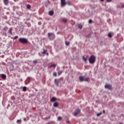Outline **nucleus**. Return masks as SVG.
Masks as SVG:
<instances>
[{
  "label": "nucleus",
  "mask_w": 124,
  "mask_h": 124,
  "mask_svg": "<svg viewBox=\"0 0 124 124\" xmlns=\"http://www.w3.org/2000/svg\"><path fill=\"white\" fill-rule=\"evenodd\" d=\"M89 62L91 64L94 63L95 62V56L94 55H91L89 59Z\"/></svg>",
  "instance_id": "obj_1"
},
{
  "label": "nucleus",
  "mask_w": 124,
  "mask_h": 124,
  "mask_svg": "<svg viewBox=\"0 0 124 124\" xmlns=\"http://www.w3.org/2000/svg\"><path fill=\"white\" fill-rule=\"evenodd\" d=\"M48 38L49 39V40H54L55 39V38L56 37V36L55 35V34L54 33H48Z\"/></svg>",
  "instance_id": "obj_2"
},
{
  "label": "nucleus",
  "mask_w": 124,
  "mask_h": 124,
  "mask_svg": "<svg viewBox=\"0 0 124 124\" xmlns=\"http://www.w3.org/2000/svg\"><path fill=\"white\" fill-rule=\"evenodd\" d=\"M19 41H20V42L21 43L25 44V43H27V42H28V39L24 38H19Z\"/></svg>",
  "instance_id": "obj_3"
},
{
  "label": "nucleus",
  "mask_w": 124,
  "mask_h": 124,
  "mask_svg": "<svg viewBox=\"0 0 124 124\" xmlns=\"http://www.w3.org/2000/svg\"><path fill=\"white\" fill-rule=\"evenodd\" d=\"M75 112L74 113V116H76L78 114H80V113H81V109H80L79 108H78L75 110Z\"/></svg>",
  "instance_id": "obj_4"
},
{
  "label": "nucleus",
  "mask_w": 124,
  "mask_h": 124,
  "mask_svg": "<svg viewBox=\"0 0 124 124\" xmlns=\"http://www.w3.org/2000/svg\"><path fill=\"white\" fill-rule=\"evenodd\" d=\"M66 5V3L65 2V0H61V6L62 7H63V6H65Z\"/></svg>",
  "instance_id": "obj_5"
},
{
  "label": "nucleus",
  "mask_w": 124,
  "mask_h": 124,
  "mask_svg": "<svg viewBox=\"0 0 124 124\" xmlns=\"http://www.w3.org/2000/svg\"><path fill=\"white\" fill-rule=\"evenodd\" d=\"M60 82H61V81H60V79H55L54 80V83L57 87H59V83H60Z\"/></svg>",
  "instance_id": "obj_6"
},
{
  "label": "nucleus",
  "mask_w": 124,
  "mask_h": 124,
  "mask_svg": "<svg viewBox=\"0 0 124 124\" xmlns=\"http://www.w3.org/2000/svg\"><path fill=\"white\" fill-rule=\"evenodd\" d=\"M105 89H108V90H111L112 89V85L110 84H106L105 86Z\"/></svg>",
  "instance_id": "obj_7"
},
{
  "label": "nucleus",
  "mask_w": 124,
  "mask_h": 124,
  "mask_svg": "<svg viewBox=\"0 0 124 124\" xmlns=\"http://www.w3.org/2000/svg\"><path fill=\"white\" fill-rule=\"evenodd\" d=\"M79 79L80 82H84V81L85 80V77H84L83 76H80L79 77Z\"/></svg>",
  "instance_id": "obj_8"
},
{
  "label": "nucleus",
  "mask_w": 124,
  "mask_h": 124,
  "mask_svg": "<svg viewBox=\"0 0 124 124\" xmlns=\"http://www.w3.org/2000/svg\"><path fill=\"white\" fill-rule=\"evenodd\" d=\"M54 11L53 10H51V11H50L48 13V15L50 16H53V15H54Z\"/></svg>",
  "instance_id": "obj_9"
},
{
  "label": "nucleus",
  "mask_w": 124,
  "mask_h": 124,
  "mask_svg": "<svg viewBox=\"0 0 124 124\" xmlns=\"http://www.w3.org/2000/svg\"><path fill=\"white\" fill-rule=\"evenodd\" d=\"M56 100H57V98L55 97H53L51 99L50 101L51 102H55V101H56Z\"/></svg>",
  "instance_id": "obj_10"
},
{
  "label": "nucleus",
  "mask_w": 124,
  "mask_h": 124,
  "mask_svg": "<svg viewBox=\"0 0 124 124\" xmlns=\"http://www.w3.org/2000/svg\"><path fill=\"white\" fill-rule=\"evenodd\" d=\"M59 106V103L58 102H55L53 104V107H58Z\"/></svg>",
  "instance_id": "obj_11"
},
{
  "label": "nucleus",
  "mask_w": 124,
  "mask_h": 124,
  "mask_svg": "<svg viewBox=\"0 0 124 124\" xmlns=\"http://www.w3.org/2000/svg\"><path fill=\"white\" fill-rule=\"evenodd\" d=\"M82 59L83 60V61H84L85 63H88V61L87 60V58H85V57L83 56L82 57Z\"/></svg>",
  "instance_id": "obj_12"
},
{
  "label": "nucleus",
  "mask_w": 124,
  "mask_h": 124,
  "mask_svg": "<svg viewBox=\"0 0 124 124\" xmlns=\"http://www.w3.org/2000/svg\"><path fill=\"white\" fill-rule=\"evenodd\" d=\"M84 82H90V78H84Z\"/></svg>",
  "instance_id": "obj_13"
},
{
  "label": "nucleus",
  "mask_w": 124,
  "mask_h": 124,
  "mask_svg": "<svg viewBox=\"0 0 124 124\" xmlns=\"http://www.w3.org/2000/svg\"><path fill=\"white\" fill-rule=\"evenodd\" d=\"M3 2L5 5H7L8 4V0H3Z\"/></svg>",
  "instance_id": "obj_14"
},
{
  "label": "nucleus",
  "mask_w": 124,
  "mask_h": 124,
  "mask_svg": "<svg viewBox=\"0 0 124 124\" xmlns=\"http://www.w3.org/2000/svg\"><path fill=\"white\" fill-rule=\"evenodd\" d=\"M56 64H52L49 66V68H52V67H54V68H55V67H56Z\"/></svg>",
  "instance_id": "obj_15"
},
{
  "label": "nucleus",
  "mask_w": 124,
  "mask_h": 124,
  "mask_svg": "<svg viewBox=\"0 0 124 124\" xmlns=\"http://www.w3.org/2000/svg\"><path fill=\"white\" fill-rule=\"evenodd\" d=\"M1 78H2V79H5L6 78V75H5L4 74H2L1 75Z\"/></svg>",
  "instance_id": "obj_16"
},
{
  "label": "nucleus",
  "mask_w": 124,
  "mask_h": 124,
  "mask_svg": "<svg viewBox=\"0 0 124 124\" xmlns=\"http://www.w3.org/2000/svg\"><path fill=\"white\" fill-rule=\"evenodd\" d=\"M66 4H67L68 5H71V2H70V1H67L66 2Z\"/></svg>",
  "instance_id": "obj_17"
},
{
  "label": "nucleus",
  "mask_w": 124,
  "mask_h": 124,
  "mask_svg": "<svg viewBox=\"0 0 124 124\" xmlns=\"http://www.w3.org/2000/svg\"><path fill=\"white\" fill-rule=\"evenodd\" d=\"M78 29L82 30V29H83V26L81 24H78Z\"/></svg>",
  "instance_id": "obj_18"
},
{
  "label": "nucleus",
  "mask_w": 124,
  "mask_h": 124,
  "mask_svg": "<svg viewBox=\"0 0 124 124\" xmlns=\"http://www.w3.org/2000/svg\"><path fill=\"white\" fill-rule=\"evenodd\" d=\"M102 115V112H100V113H98L97 114V117H100Z\"/></svg>",
  "instance_id": "obj_19"
},
{
  "label": "nucleus",
  "mask_w": 124,
  "mask_h": 124,
  "mask_svg": "<svg viewBox=\"0 0 124 124\" xmlns=\"http://www.w3.org/2000/svg\"><path fill=\"white\" fill-rule=\"evenodd\" d=\"M23 92H26L27 91V87L26 86H24L22 88Z\"/></svg>",
  "instance_id": "obj_20"
},
{
  "label": "nucleus",
  "mask_w": 124,
  "mask_h": 124,
  "mask_svg": "<svg viewBox=\"0 0 124 124\" xmlns=\"http://www.w3.org/2000/svg\"><path fill=\"white\" fill-rule=\"evenodd\" d=\"M70 44V43L69 42H67V41L65 42V45H66V46H69Z\"/></svg>",
  "instance_id": "obj_21"
},
{
  "label": "nucleus",
  "mask_w": 124,
  "mask_h": 124,
  "mask_svg": "<svg viewBox=\"0 0 124 124\" xmlns=\"http://www.w3.org/2000/svg\"><path fill=\"white\" fill-rule=\"evenodd\" d=\"M62 71H58V75H59V76H60V75H61L62 74Z\"/></svg>",
  "instance_id": "obj_22"
},
{
  "label": "nucleus",
  "mask_w": 124,
  "mask_h": 124,
  "mask_svg": "<svg viewBox=\"0 0 124 124\" xmlns=\"http://www.w3.org/2000/svg\"><path fill=\"white\" fill-rule=\"evenodd\" d=\"M26 6H27V8H28V9H30V8H31V5H30V4H27L26 5Z\"/></svg>",
  "instance_id": "obj_23"
},
{
  "label": "nucleus",
  "mask_w": 124,
  "mask_h": 124,
  "mask_svg": "<svg viewBox=\"0 0 124 124\" xmlns=\"http://www.w3.org/2000/svg\"><path fill=\"white\" fill-rule=\"evenodd\" d=\"M33 64H36V63H37V60H34L33 61Z\"/></svg>",
  "instance_id": "obj_24"
},
{
  "label": "nucleus",
  "mask_w": 124,
  "mask_h": 124,
  "mask_svg": "<svg viewBox=\"0 0 124 124\" xmlns=\"http://www.w3.org/2000/svg\"><path fill=\"white\" fill-rule=\"evenodd\" d=\"M9 32H10V34H12V28H10Z\"/></svg>",
  "instance_id": "obj_25"
},
{
  "label": "nucleus",
  "mask_w": 124,
  "mask_h": 124,
  "mask_svg": "<svg viewBox=\"0 0 124 124\" xmlns=\"http://www.w3.org/2000/svg\"><path fill=\"white\" fill-rule=\"evenodd\" d=\"M62 117L61 116L58 117V120L59 121H61V120H62Z\"/></svg>",
  "instance_id": "obj_26"
},
{
  "label": "nucleus",
  "mask_w": 124,
  "mask_h": 124,
  "mask_svg": "<svg viewBox=\"0 0 124 124\" xmlns=\"http://www.w3.org/2000/svg\"><path fill=\"white\" fill-rule=\"evenodd\" d=\"M108 37H109L110 38H111V37H112V34H111V33H109L108 34Z\"/></svg>",
  "instance_id": "obj_27"
},
{
  "label": "nucleus",
  "mask_w": 124,
  "mask_h": 124,
  "mask_svg": "<svg viewBox=\"0 0 124 124\" xmlns=\"http://www.w3.org/2000/svg\"><path fill=\"white\" fill-rule=\"evenodd\" d=\"M62 21L64 22V23H66L67 22V19H62Z\"/></svg>",
  "instance_id": "obj_28"
},
{
  "label": "nucleus",
  "mask_w": 124,
  "mask_h": 124,
  "mask_svg": "<svg viewBox=\"0 0 124 124\" xmlns=\"http://www.w3.org/2000/svg\"><path fill=\"white\" fill-rule=\"evenodd\" d=\"M53 76L57 77V72L53 73Z\"/></svg>",
  "instance_id": "obj_29"
},
{
  "label": "nucleus",
  "mask_w": 124,
  "mask_h": 124,
  "mask_svg": "<svg viewBox=\"0 0 124 124\" xmlns=\"http://www.w3.org/2000/svg\"><path fill=\"white\" fill-rule=\"evenodd\" d=\"M89 24H92L93 23V20L90 19L89 20Z\"/></svg>",
  "instance_id": "obj_30"
},
{
  "label": "nucleus",
  "mask_w": 124,
  "mask_h": 124,
  "mask_svg": "<svg viewBox=\"0 0 124 124\" xmlns=\"http://www.w3.org/2000/svg\"><path fill=\"white\" fill-rule=\"evenodd\" d=\"M42 54H46V50L45 49H43V52H42Z\"/></svg>",
  "instance_id": "obj_31"
},
{
  "label": "nucleus",
  "mask_w": 124,
  "mask_h": 124,
  "mask_svg": "<svg viewBox=\"0 0 124 124\" xmlns=\"http://www.w3.org/2000/svg\"><path fill=\"white\" fill-rule=\"evenodd\" d=\"M3 35H5V36H7V33H6V32H4V33H3Z\"/></svg>",
  "instance_id": "obj_32"
},
{
  "label": "nucleus",
  "mask_w": 124,
  "mask_h": 124,
  "mask_svg": "<svg viewBox=\"0 0 124 124\" xmlns=\"http://www.w3.org/2000/svg\"><path fill=\"white\" fill-rule=\"evenodd\" d=\"M108 2H111L112 1V0H106Z\"/></svg>",
  "instance_id": "obj_33"
},
{
  "label": "nucleus",
  "mask_w": 124,
  "mask_h": 124,
  "mask_svg": "<svg viewBox=\"0 0 124 124\" xmlns=\"http://www.w3.org/2000/svg\"><path fill=\"white\" fill-rule=\"evenodd\" d=\"M20 121H21V120H17V123L18 124L19 122Z\"/></svg>",
  "instance_id": "obj_34"
},
{
  "label": "nucleus",
  "mask_w": 124,
  "mask_h": 124,
  "mask_svg": "<svg viewBox=\"0 0 124 124\" xmlns=\"http://www.w3.org/2000/svg\"><path fill=\"white\" fill-rule=\"evenodd\" d=\"M18 37V36H16L15 37V39H17V38Z\"/></svg>",
  "instance_id": "obj_35"
},
{
  "label": "nucleus",
  "mask_w": 124,
  "mask_h": 124,
  "mask_svg": "<svg viewBox=\"0 0 124 124\" xmlns=\"http://www.w3.org/2000/svg\"><path fill=\"white\" fill-rule=\"evenodd\" d=\"M121 6H122V8H124V4H122L121 5Z\"/></svg>",
  "instance_id": "obj_36"
},
{
  "label": "nucleus",
  "mask_w": 124,
  "mask_h": 124,
  "mask_svg": "<svg viewBox=\"0 0 124 124\" xmlns=\"http://www.w3.org/2000/svg\"><path fill=\"white\" fill-rule=\"evenodd\" d=\"M23 120L25 122H26V121H27V119H26L25 118H23Z\"/></svg>",
  "instance_id": "obj_37"
},
{
  "label": "nucleus",
  "mask_w": 124,
  "mask_h": 124,
  "mask_svg": "<svg viewBox=\"0 0 124 124\" xmlns=\"http://www.w3.org/2000/svg\"><path fill=\"white\" fill-rule=\"evenodd\" d=\"M67 124H70V122H69V121H68V122H67Z\"/></svg>",
  "instance_id": "obj_38"
},
{
  "label": "nucleus",
  "mask_w": 124,
  "mask_h": 124,
  "mask_svg": "<svg viewBox=\"0 0 124 124\" xmlns=\"http://www.w3.org/2000/svg\"><path fill=\"white\" fill-rule=\"evenodd\" d=\"M70 13H72V11H71L70 12H69V14H70Z\"/></svg>",
  "instance_id": "obj_39"
},
{
  "label": "nucleus",
  "mask_w": 124,
  "mask_h": 124,
  "mask_svg": "<svg viewBox=\"0 0 124 124\" xmlns=\"http://www.w3.org/2000/svg\"><path fill=\"white\" fill-rule=\"evenodd\" d=\"M119 124H123V123H122V122H120V123H119Z\"/></svg>",
  "instance_id": "obj_40"
},
{
  "label": "nucleus",
  "mask_w": 124,
  "mask_h": 124,
  "mask_svg": "<svg viewBox=\"0 0 124 124\" xmlns=\"http://www.w3.org/2000/svg\"><path fill=\"white\" fill-rule=\"evenodd\" d=\"M47 3L49 4L50 3V1H47Z\"/></svg>",
  "instance_id": "obj_41"
},
{
  "label": "nucleus",
  "mask_w": 124,
  "mask_h": 124,
  "mask_svg": "<svg viewBox=\"0 0 124 124\" xmlns=\"http://www.w3.org/2000/svg\"><path fill=\"white\" fill-rule=\"evenodd\" d=\"M101 1H104V0H100Z\"/></svg>",
  "instance_id": "obj_42"
},
{
  "label": "nucleus",
  "mask_w": 124,
  "mask_h": 124,
  "mask_svg": "<svg viewBox=\"0 0 124 124\" xmlns=\"http://www.w3.org/2000/svg\"><path fill=\"white\" fill-rule=\"evenodd\" d=\"M53 1H55L56 0H52Z\"/></svg>",
  "instance_id": "obj_43"
},
{
  "label": "nucleus",
  "mask_w": 124,
  "mask_h": 124,
  "mask_svg": "<svg viewBox=\"0 0 124 124\" xmlns=\"http://www.w3.org/2000/svg\"><path fill=\"white\" fill-rule=\"evenodd\" d=\"M103 113H105V111L104 110L103 111Z\"/></svg>",
  "instance_id": "obj_44"
},
{
  "label": "nucleus",
  "mask_w": 124,
  "mask_h": 124,
  "mask_svg": "<svg viewBox=\"0 0 124 124\" xmlns=\"http://www.w3.org/2000/svg\"><path fill=\"white\" fill-rule=\"evenodd\" d=\"M47 119H50V117H47Z\"/></svg>",
  "instance_id": "obj_45"
},
{
  "label": "nucleus",
  "mask_w": 124,
  "mask_h": 124,
  "mask_svg": "<svg viewBox=\"0 0 124 124\" xmlns=\"http://www.w3.org/2000/svg\"><path fill=\"white\" fill-rule=\"evenodd\" d=\"M48 55H49V54L47 53V56H48Z\"/></svg>",
  "instance_id": "obj_46"
}]
</instances>
